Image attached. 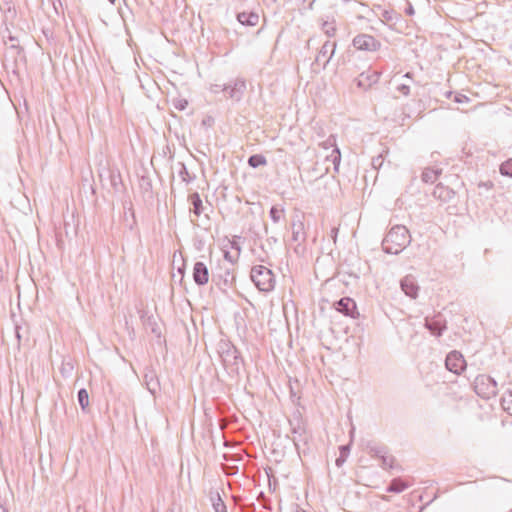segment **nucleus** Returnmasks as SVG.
<instances>
[{
	"mask_svg": "<svg viewBox=\"0 0 512 512\" xmlns=\"http://www.w3.org/2000/svg\"><path fill=\"white\" fill-rule=\"evenodd\" d=\"M410 243V234L405 226L393 227L383 241L384 250L390 254L400 253Z\"/></svg>",
	"mask_w": 512,
	"mask_h": 512,
	"instance_id": "f257e3e1",
	"label": "nucleus"
},
{
	"mask_svg": "<svg viewBox=\"0 0 512 512\" xmlns=\"http://www.w3.org/2000/svg\"><path fill=\"white\" fill-rule=\"evenodd\" d=\"M251 280L263 292H269L275 287V277L272 270L263 265H257L252 268Z\"/></svg>",
	"mask_w": 512,
	"mask_h": 512,
	"instance_id": "f03ea898",
	"label": "nucleus"
},
{
	"mask_svg": "<svg viewBox=\"0 0 512 512\" xmlns=\"http://www.w3.org/2000/svg\"><path fill=\"white\" fill-rule=\"evenodd\" d=\"M474 390L479 396L490 398L496 394V383L490 376L482 374L476 377Z\"/></svg>",
	"mask_w": 512,
	"mask_h": 512,
	"instance_id": "7ed1b4c3",
	"label": "nucleus"
},
{
	"mask_svg": "<svg viewBox=\"0 0 512 512\" xmlns=\"http://www.w3.org/2000/svg\"><path fill=\"white\" fill-rule=\"evenodd\" d=\"M353 46L361 51H375L379 48L380 43L373 36L361 34L353 39Z\"/></svg>",
	"mask_w": 512,
	"mask_h": 512,
	"instance_id": "20e7f679",
	"label": "nucleus"
},
{
	"mask_svg": "<svg viewBox=\"0 0 512 512\" xmlns=\"http://www.w3.org/2000/svg\"><path fill=\"white\" fill-rule=\"evenodd\" d=\"M336 310L354 319L359 318L360 316L356 302L349 297L340 299L336 303Z\"/></svg>",
	"mask_w": 512,
	"mask_h": 512,
	"instance_id": "39448f33",
	"label": "nucleus"
},
{
	"mask_svg": "<svg viewBox=\"0 0 512 512\" xmlns=\"http://www.w3.org/2000/svg\"><path fill=\"white\" fill-rule=\"evenodd\" d=\"M446 367L449 371L460 374L466 368V361L459 352H451L446 358Z\"/></svg>",
	"mask_w": 512,
	"mask_h": 512,
	"instance_id": "423d86ee",
	"label": "nucleus"
},
{
	"mask_svg": "<svg viewBox=\"0 0 512 512\" xmlns=\"http://www.w3.org/2000/svg\"><path fill=\"white\" fill-rule=\"evenodd\" d=\"M194 281L199 285H205L209 281V272L206 265L202 262H197L193 269Z\"/></svg>",
	"mask_w": 512,
	"mask_h": 512,
	"instance_id": "0eeeda50",
	"label": "nucleus"
},
{
	"mask_svg": "<svg viewBox=\"0 0 512 512\" xmlns=\"http://www.w3.org/2000/svg\"><path fill=\"white\" fill-rule=\"evenodd\" d=\"M238 21L247 26H256L259 23V15L254 12H242L237 16Z\"/></svg>",
	"mask_w": 512,
	"mask_h": 512,
	"instance_id": "6e6552de",
	"label": "nucleus"
},
{
	"mask_svg": "<svg viewBox=\"0 0 512 512\" xmlns=\"http://www.w3.org/2000/svg\"><path fill=\"white\" fill-rule=\"evenodd\" d=\"M409 486H410V483H408L407 481H404L403 479L398 478V479H394L391 482V484L388 488V491L399 493V492L404 491Z\"/></svg>",
	"mask_w": 512,
	"mask_h": 512,
	"instance_id": "1a4fd4ad",
	"label": "nucleus"
},
{
	"mask_svg": "<svg viewBox=\"0 0 512 512\" xmlns=\"http://www.w3.org/2000/svg\"><path fill=\"white\" fill-rule=\"evenodd\" d=\"M248 163L251 167H258V166H263L267 163L266 159L264 156L262 155H259V154H256V155H252L249 160H248Z\"/></svg>",
	"mask_w": 512,
	"mask_h": 512,
	"instance_id": "9d476101",
	"label": "nucleus"
},
{
	"mask_svg": "<svg viewBox=\"0 0 512 512\" xmlns=\"http://www.w3.org/2000/svg\"><path fill=\"white\" fill-rule=\"evenodd\" d=\"M191 203L193 205V211L196 215H199L201 213V206H202V200L200 199L199 195L193 194L191 197Z\"/></svg>",
	"mask_w": 512,
	"mask_h": 512,
	"instance_id": "9b49d317",
	"label": "nucleus"
},
{
	"mask_svg": "<svg viewBox=\"0 0 512 512\" xmlns=\"http://www.w3.org/2000/svg\"><path fill=\"white\" fill-rule=\"evenodd\" d=\"M78 400L83 409L87 408L89 405V395L85 389H81L78 392Z\"/></svg>",
	"mask_w": 512,
	"mask_h": 512,
	"instance_id": "f8f14e48",
	"label": "nucleus"
},
{
	"mask_svg": "<svg viewBox=\"0 0 512 512\" xmlns=\"http://www.w3.org/2000/svg\"><path fill=\"white\" fill-rule=\"evenodd\" d=\"M423 180L428 182V181H435L437 178H438V172L433 170V169H430V168H427L424 172H423Z\"/></svg>",
	"mask_w": 512,
	"mask_h": 512,
	"instance_id": "ddd939ff",
	"label": "nucleus"
},
{
	"mask_svg": "<svg viewBox=\"0 0 512 512\" xmlns=\"http://www.w3.org/2000/svg\"><path fill=\"white\" fill-rule=\"evenodd\" d=\"M500 171L503 175L512 177V159L505 161L501 165Z\"/></svg>",
	"mask_w": 512,
	"mask_h": 512,
	"instance_id": "4468645a",
	"label": "nucleus"
},
{
	"mask_svg": "<svg viewBox=\"0 0 512 512\" xmlns=\"http://www.w3.org/2000/svg\"><path fill=\"white\" fill-rule=\"evenodd\" d=\"M213 505L216 512H226V506L224 505L219 496L217 497V500L214 502Z\"/></svg>",
	"mask_w": 512,
	"mask_h": 512,
	"instance_id": "2eb2a0df",
	"label": "nucleus"
},
{
	"mask_svg": "<svg viewBox=\"0 0 512 512\" xmlns=\"http://www.w3.org/2000/svg\"><path fill=\"white\" fill-rule=\"evenodd\" d=\"M426 326H427V328H428L429 330H431V331H432V333H434V334H436V335H440L442 328H439V329H437V331H436V328H434V327L432 326V324H431V323H429L428 321L426 322Z\"/></svg>",
	"mask_w": 512,
	"mask_h": 512,
	"instance_id": "dca6fc26",
	"label": "nucleus"
},
{
	"mask_svg": "<svg viewBox=\"0 0 512 512\" xmlns=\"http://www.w3.org/2000/svg\"><path fill=\"white\" fill-rule=\"evenodd\" d=\"M402 287L405 290L406 294L410 295L411 297H415L414 287H410L409 290L407 289L408 286L405 284H403Z\"/></svg>",
	"mask_w": 512,
	"mask_h": 512,
	"instance_id": "f3484780",
	"label": "nucleus"
},
{
	"mask_svg": "<svg viewBox=\"0 0 512 512\" xmlns=\"http://www.w3.org/2000/svg\"><path fill=\"white\" fill-rule=\"evenodd\" d=\"M505 408L512 414V407L511 406L508 405Z\"/></svg>",
	"mask_w": 512,
	"mask_h": 512,
	"instance_id": "a211bd4d",
	"label": "nucleus"
},
{
	"mask_svg": "<svg viewBox=\"0 0 512 512\" xmlns=\"http://www.w3.org/2000/svg\"><path fill=\"white\" fill-rule=\"evenodd\" d=\"M390 466H392V463L394 462V459L390 457Z\"/></svg>",
	"mask_w": 512,
	"mask_h": 512,
	"instance_id": "6ab92c4d",
	"label": "nucleus"
},
{
	"mask_svg": "<svg viewBox=\"0 0 512 512\" xmlns=\"http://www.w3.org/2000/svg\"><path fill=\"white\" fill-rule=\"evenodd\" d=\"M274 211H275V209H272L271 214L276 215V212H274Z\"/></svg>",
	"mask_w": 512,
	"mask_h": 512,
	"instance_id": "aec40b11",
	"label": "nucleus"
},
{
	"mask_svg": "<svg viewBox=\"0 0 512 512\" xmlns=\"http://www.w3.org/2000/svg\"><path fill=\"white\" fill-rule=\"evenodd\" d=\"M274 211H275V209H272L271 214L276 215V212H274Z\"/></svg>",
	"mask_w": 512,
	"mask_h": 512,
	"instance_id": "412c9836",
	"label": "nucleus"
}]
</instances>
